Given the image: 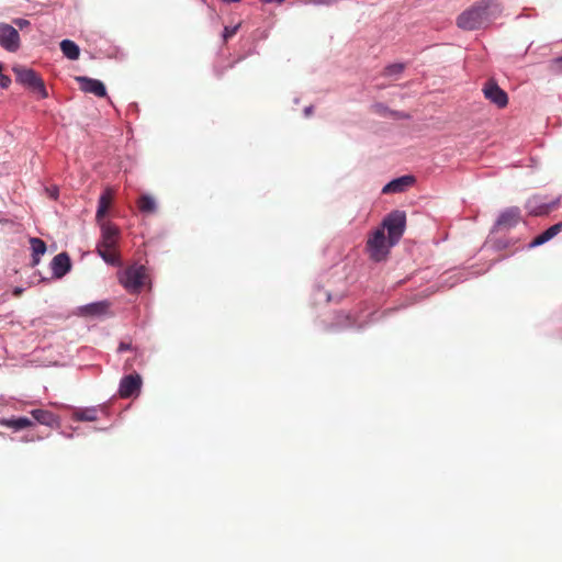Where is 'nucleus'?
<instances>
[{"mask_svg":"<svg viewBox=\"0 0 562 562\" xmlns=\"http://www.w3.org/2000/svg\"><path fill=\"white\" fill-rule=\"evenodd\" d=\"M502 11V4L497 0H479L461 12L456 23L463 31L485 29L501 16Z\"/></svg>","mask_w":562,"mask_h":562,"instance_id":"nucleus-1","label":"nucleus"},{"mask_svg":"<svg viewBox=\"0 0 562 562\" xmlns=\"http://www.w3.org/2000/svg\"><path fill=\"white\" fill-rule=\"evenodd\" d=\"M13 72L18 83L38 93L42 99L48 97L43 79L34 69L18 66L13 67Z\"/></svg>","mask_w":562,"mask_h":562,"instance_id":"nucleus-2","label":"nucleus"},{"mask_svg":"<svg viewBox=\"0 0 562 562\" xmlns=\"http://www.w3.org/2000/svg\"><path fill=\"white\" fill-rule=\"evenodd\" d=\"M406 227V213L401 210L390 212L382 221V229L387 231L390 245H396Z\"/></svg>","mask_w":562,"mask_h":562,"instance_id":"nucleus-3","label":"nucleus"},{"mask_svg":"<svg viewBox=\"0 0 562 562\" xmlns=\"http://www.w3.org/2000/svg\"><path fill=\"white\" fill-rule=\"evenodd\" d=\"M393 246L394 245H390V239H386L382 228L375 229L367 241V249L370 252V257L375 261L382 260Z\"/></svg>","mask_w":562,"mask_h":562,"instance_id":"nucleus-4","label":"nucleus"},{"mask_svg":"<svg viewBox=\"0 0 562 562\" xmlns=\"http://www.w3.org/2000/svg\"><path fill=\"white\" fill-rule=\"evenodd\" d=\"M521 220V211L518 206H510L502 211L495 221L491 233L509 231L517 226Z\"/></svg>","mask_w":562,"mask_h":562,"instance_id":"nucleus-5","label":"nucleus"},{"mask_svg":"<svg viewBox=\"0 0 562 562\" xmlns=\"http://www.w3.org/2000/svg\"><path fill=\"white\" fill-rule=\"evenodd\" d=\"M561 198L558 196L550 202L544 201V199L540 195H533L528 199L526 202V209L528 213L532 216H543L547 215L552 209L559 205Z\"/></svg>","mask_w":562,"mask_h":562,"instance_id":"nucleus-6","label":"nucleus"},{"mask_svg":"<svg viewBox=\"0 0 562 562\" xmlns=\"http://www.w3.org/2000/svg\"><path fill=\"white\" fill-rule=\"evenodd\" d=\"M143 385L142 376L138 373L124 375L119 385V395L122 398L137 396Z\"/></svg>","mask_w":562,"mask_h":562,"instance_id":"nucleus-7","label":"nucleus"},{"mask_svg":"<svg viewBox=\"0 0 562 562\" xmlns=\"http://www.w3.org/2000/svg\"><path fill=\"white\" fill-rule=\"evenodd\" d=\"M0 46L10 53L20 48V35L12 25L0 23Z\"/></svg>","mask_w":562,"mask_h":562,"instance_id":"nucleus-8","label":"nucleus"},{"mask_svg":"<svg viewBox=\"0 0 562 562\" xmlns=\"http://www.w3.org/2000/svg\"><path fill=\"white\" fill-rule=\"evenodd\" d=\"M483 94L490 102L499 109L505 108L508 103L507 93L494 80H488L484 85Z\"/></svg>","mask_w":562,"mask_h":562,"instance_id":"nucleus-9","label":"nucleus"},{"mask_svg":"<svg viewBox=\"0 0 562 562\" xmlns=\"http://www.w3.org/2000/svg\"><path fill=\"white\" fill-rule=\"evenodd\" d=\"M121 282L126 290L138 292L144 283L143 266L126 269Z\"/></svg>","mask_w":562,"mask_h":562,"instance_id":"nucleus-10","label":"nucleus"},{"mask_svg":"<svg viewBox=\"0 0 562 562\" xmlns=\"http://www.w3.org/2000/svg\"><path fill=\"white\" fill-rule=\"evenodd\" d=\"M101 240L98 243L105 249H113L116 246L120 229L116 225L110 222H101Z\"/></svg>","mask_w":562,"mask_h":562,"instance_id":"nucleus-11","label":"nucleus"},{"mask_svg":"<svg viewBox=\"0 0 562 562\" xmlns=\"http://www.w3.org/2000/svg\"><path fill=\"white\" fill-rule=\"evenodd\" d=\"M50 269L53 278L61 279L71 269V260L67 252L63 251L57 254L50 261Z\"/></svg>","mask_w":562,"mask_h":562,"instance_id":"nucleus-12","label":"nucleus"},{"mask_svg":"<svg viewBox=\"0 0 562 562\" xmlns=\"http://www.w3.org/2000/svg\"><path fill=\"white\" fill-rule=\"evenodd\" d=\"M415 182V177L411 175L401 176L398 178L392 179L389 181L383 188L382 193L391 194V193H402L405 192Z\"/></svg>","mask_w":562,"mask_h":562,"instance_id":"nucleus-13","label":"nucleus"},{"mask_svg":"<svg viewBox=\"0 0 562 562\" xmlns=\"http://www.w3.org/2000/svg\"><path fill=\"white\" fill-rule=\"evenodd\" d=\"M77 80H78L80 88L83 92L92 93L99 98L106 97V88H105V85L101 80L85 77V76L78 77Z\"/></svg>","mask_w":562,"mask_h":562,"instance_id":"nucleus-14","label":"nucleus"},{"mask_svg":"<svg viewBox=\"0 0 562 562\" xmlns=\"http://www.w3.org/2000/svg\"><path fill=\"white\" fill-rule=\"evenodd\" d=\"M31 415L41 425L50 428H58L60 425L59 417L49 411L36 408L31 411Z\"/></svg>","mask_w":562,"mask_h":562,"instance_id":"nucleus-15","label":"nucleus"},{"mask_svg":"<svg viewBox=\"0 0 562 562\" xmlns=\"http://www.w3.org/2000/svg\"><path fill=\"white\" fill-rule=\"evenodd\" d=\"M562 231V221L550 226L544 232H542L540 235H538L529 245L528 248H536L539 247L549 240H551L554 236H557Z\"/></svg>","mask_w":562,"mask_h":562,"instance_id":"nucleus-16","label":"nucleus"},{"mask_svg":"<svg viewBox=\"0 0 562 562\" xmlns=\"http://www.w3.org/2000/svg\"><path fill=\"white\" fill-rule=\"evenodd\" d=\"M109 303L106 301L92 302L79 307L82 316H101L106 313Z\"/></svg>","mask_w":562,"mask_h":562,"instance_id":"nucleus-17","label":"nucleus"},{"mask_svg":"<svg viewBox=\"0 0 562 562\" xmlns=\"http://www.w3.org/2000/svg\"><path fill=\"white\" fill-rule=\"evenodd\" d=\"M1 426H5L15 431L22 430L33 425V422L25 416L12 417V418H3L0 420Z\"/></svg>","mask_w":562,"mask_h":562,"instance_id":"nucleus-18","label":"nucleus"},{"mask_svg":"<svg viewBox=\"0 0 562 562\" xmlns=\"http://www.w3.org/2000/svg\"><path fill=\"white\" fill-rule=\"evenodd\" d=\"M30 245L32 249V266L35 267L41 261V256H43L46 250V244L38 237H31Z\"/></svg>","mask_w":562,"mask_h":562,"instance_id":"nucleus-19","label":"nucleus"},{"mask_svg":"<svg viewBox=\"0 0 562 562\" xmlns=\"http://www.w3.org/2000/svg\"><path fill=\"white\" fill-rule=\"evenodd\" d=\"M137 206L144 215L156 213L158 207L155 199L149 194H142L137 201Z\"/></svg>","mask_w":562,"mask_h":562,"instance_id":"nucleus-20","label":"nucleus"},{"mask_svg":"<svg viewBox=\"0 0 562 562\" xmlns=\"http://www.w3.org/2000/svg\"><path fill=\"white\" fill-rule=\"evenodd\" d=\"M60 49L63 55L70 59V60H77L80 56V48L79 46L71 40H63L60 42Z\"/></svg>","mask_w":562,"mask_h":562,"instance_id":"nucleus-21","label":"nucleus"},{"mask_svg":"<svg viewBox=\"0 0 562 562\" xmlns=\"http://www.w3.org/2000/svg\"><path fill=\"white\" fill-rule=\"evenodd\" d=\"M72 418L78 422H93L98 418V409L94 406L77 409Z\"/></svg>","mask_w":562,"mask_h":562,"instance_id":"nucleus-22","label":"nucleus"},{"mask_svg":"<svg viewBox=\"0 0 562 562\" xmlns=\"http://www.w3.org/2000/svg\"><path fill=\"white\" fill-rule=\"evenodd\" d=\"M109 205H110V192L105 191L104 193H102L99 196L98 209H97V213H95V218L98 222H100L104 217Z\"/></svg>","mask_w":562,"mask_h":562,"instance_id":"nucleus-23","label":"nucleus"},{"mask_svg":"<svg viewBox=\"0 0 562 562\" xmlns=\"http://www.w3.org/2000/svg\"><path fill=\"white\" fill-rule=\"evenodd\" d=\"M336 325L339 327L352 328L356 327V321L349 314L339 313L336 316Z\"/></svg>","mask_w":562,"mask_h":562,"instance_id":"nucleus-24","label":"nucleus"},{"mask_svg":"<svg viewBox=\"0 0 562 562\" xmlns=\"http://www.w3.org/2000/svg\"><path fill=\"white\" fill-rule=\"evenodd\" d=\"M111 249H105L101 247L100 245H97V254L109 265H116L117 259L114 255L110 254Z\"/></svg>","mask_w":562,"mask_h":562,"instance_id":"nucleus-25","label":"nucleus"},{"mask_svg":"<svg viewBox=\"0 0 562 562\" xmlns=\"http://www.w3.org/2000/svg\"><path fill=\"white\" fill-rule=\"evenodd\" d=\"M549 70L553 75H562V56L555 57L549 61Z\"/></svg>","mask_w":562,"mask_h":562,"instance_id":"nucleus-26","label":"nucleus"},{"mask_svg":"<svg viewBox=\"0 0 562 562\" xmlns=\"http://www.w3.org/2000/svg\"><path fill=\"white\" fill-rule=\"evenodd\" d=\"M404 70V65L401 63H395L386 66L385 72L387 76H397Z\"/></svg>","mask_w":562,"mask_h":562,"instance_id":"nucleus-27","label":"nucleus"},{"mask_svg":"<svg viewBox=\"0 0 562 562\" xmlns=\"http://www.w3.org/2000/svg\"><path fill=\"white\" fill-rule=\"evenodd\" d=\"M240 24H236L233 26H225L222 33V37L224 41H227L228 38L233 37L237 31L239 30Z\"/></svg>","mask_w":562,"mask_h":562,"instance_id":"nucleus-28","label":"nucleus"},{"mask_svg":"<svg viewBox=\"0 0 562 562\" xmlns=\"http://www.w3.org/2000/svg\"><path fill=\"white\" fill-rule=\"evenodd\" d=\"M305 3L314 7H330L335 0H307Z\"/></svg>","mask_w":562,"mask_h":562,"instance_id":"nucleus-29","label":"nucleus"},{"mask_svg":"<svg viewBox=\"0 0 562 562\" xmlns=\"http://www.w3.org/2000/svg\"><path fill=\"white\" fill-rule=\"evenodd\" d=\"M13 23L20 29L24 30L25 27L30 26V21L23 18H16L13 20Z\"/></svg>","mask_w":562,"mask_h":562,"instance_id":"nucleus-30","label":"nucleus"},{"mask_svg":"<svg viewBox=\"0 0 562 562\" xmlns=\"http://www.w3.org/2000/svg\"><path fill=\"white\" fill-rule=\"evenodd\" d=\"M490 241H493V247L497 250L505 249L508 246V243L503 239L493 240L492 238H490Z\"/></svg>","mask_w":562,"mask_h":562,"instance_id":"nucleus-31","label":"nucleus"},{"mask_svg":"<svg viewBox=\"0 0 562 562\" xmlns=\"http://www.w3.org/2000/svg\"><path fill=\"white\" fill-rule=\"evenodd\" d=\"M132 349H133L132 344L125 342V341H121L119 344V347H117V352L121 353V352L128 351V350H132Z\"/></svg>","mask_w":562,"mask_h":562,"instance_id":"nucleus-32","label":"nucleus"},{"mask_svg":"<svg viewBox=\"0 0 562 562\" xmlns=\"http://www.w3.org/2000/svg\"><path fill=\"white\" fill-rule=\"evenodd\" d=\"M23 291H24V288L15 286L13 289L12 293H13L14 296H19V295H21L23 293Z\"/></svg>","mask_w":562,"mask_h":562,"instance_id":"nucleus-33","label":"nucleus"},{"mask_svg":"<svg viewBox=\"0 0 562 562\" xmlns=\"http://www.w3.org/2000/svg\"><path fill=\"white\" fill-rule=\"evenodd\" d=\"M312 111H313V106H312V105L306 106V108L304 109V115H305V116L311 115Z\"/></svg>","mask_w":562,"mask_h":562,"instance_id":"nucleus-34","label":"nucleus"},{"mask_svg":"<svg viewBox=\"0 0 562 562\" xmlns=\"http://www.w3.org/2000/svg\"><path fill=\"white\" fill-rule=\"evenodd\" d=\"M223 3L225 4H232V3H238V2H241L243 0H221Z\"/></svg>","mask_w":562,"mask_h":562,"instance_id":"nucleus-35","label":"nucleus"},{"mask_svg":"<svg viewBox=\"0 0 562 562\" xmlns=\"http://www.w3.org/2000/svg\"><path fill=\"white\" fill-rule=\"evenodd\" d=\"M61 435L68 439L74 437V434H66L65 431H61Z\"/></svg>","mask_w":562,"mask_h":562,"instance_id":"nucleus-36","label":"nucleus"},{"mask_svg":"<svg viewBox=\"0 0 562 562\" xmlns=\"http://www.w3.org/2000/svg\"><path fill=\"white\" fill-rule=\"evenodd\" d=\"M326 301H327V302L331 301V294H330V293H328V292H326Z\"/></svg>","mask_w":562,"mask_h":562,"instance_id":"nucleus-37","label":"nucleus"},{"mask_svg":"<svg viewBox=\"0 0 562 562\" xmlns=\"http://www.w3.org/2000/svg\"><path fill=\"white\" fill-rule=\"evenodd\" d=\"M375 314H376V313H372V314L370 315V322H373V321H375V319H376Z\"/></svg>","mask_w":562,"mask_h":562,"instance_id":"nucleus-38","label":"nucleus"}]
</instances>
